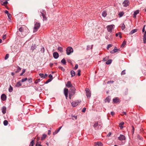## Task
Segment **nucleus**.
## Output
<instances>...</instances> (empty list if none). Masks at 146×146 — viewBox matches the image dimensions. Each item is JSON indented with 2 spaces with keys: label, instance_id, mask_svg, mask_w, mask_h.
Instances as JSON below:
<instances>
[{
  "label": "nucleus",
  "instance_id": "de8ad7c7",
  "mask_svg": "<svg viewBox=\"0 0 146 146\" xmlns=\"http://www.w3.org/2000/svg\"><path fill=\"white\" fill-rule=\"evenodd\" d=\"M78 75L79 76H80V72H81V70H78Z\"/></svg>",
  "mask_w": 146,
  "mask_h": 146
},
{
  "label": "nucleus",
  "instance_id": "e433bc0d",
  "mask_svg": "<svg viewBox=\"0 0 146 146\" xmlns=\"http://www.w3.org/2000/svg\"><path fill=\"white\" fill-rule=\"evenodd\" d=\"M58 50L61 52H62L63 51V49L61 47H58Z\"/></svg>",
  "mask_w": 146,
  "mask_h": 146
},
{
  "label": "nucleus",
  "instance_id": "338daca9",
  "mask_svg": "<svg viewBox=\"0 0 146 146\" xmlns=\"http://www.w3.org/2000/svg\"><path fill=\"white\" fill-rule=\"evenodd\" d=\"M124 114L126 115V112H122V114H121V115H123Z\"/></svg>",
  "mask_w": 146,
  "mask_h": 146
},
{
  "label": "nucleus",
  "instance_id": "6ab92c4d",
  "mask_svg": "<svg viewBox=\"0 0 146 146\" xmlns=\"http://www.w3.org/2000/svg\"><path fill=\"white\" fill-rule=\"evenodd\" d=\"M22 84L21 82L20 81H19V82H18L16 85H15V86L17 87H19L20 86H21Z\"/></svg>",
  "mask_w": 146,
  "mask_h": 146
},
{
  "label": "nucleus",
  "instance_id": "6e6552de",
  "mask_svg": "<svg viewBox=\"0 0 146 146\" xmlns=\"http://www.w3.org/2000/svg\"><path fill=\"white\" fill-rule=\"evenodd\" d=\"M129 2L128 0H125L123 3V6L125 7L129 5Z\"/></svg>",
  "mask_w": 146,
  "mask_h": 146
},
{
  "label": "nucleus",
  "instance_id": "774afa93",
  "mask_svg": "<svg viewBox=\"0 0 146 146\" xmlns=\"http://www.w3.org/2000/svg\"><path fill=\"white\" fill-rule=\"evenodd\" d=\"M111 134V133L110 132L107 135V136L108 137H109Z\"/></svg>",
  "mask_w": 146,
  "mask_h": 146
},
{
  "label": "nucleus",
  "instance_id": "b1692460",
  "mask_svg": "<svg viewBox=\"0 0 146 146\" xmlns=\"http://www.w3.org/2000/svg\"><path fill=\"white\" fill-rule=\"evenodd\" d=\"M113 102L115 103H117L118 102H119V99L116 98L115 99H113Z\"/></svg>",
  "mask_w": 146,
  "mask_h": 146
},
{
  "label": "nucleus",
  "instance_id": "f704fd0d",
  "mask_svg": "<svg viewBox=\"0 0 146 146\" xmlns=\"http://www.w3.org/2000/svg\"><path fill=\"white\" fill-rule=\"evenodd\" d=\"M36 48V46L35 45H32L31 47V49L33 51Z\"/></svg>",
  "mask_w": 146,
  "mask_h": 146
},
{
  "label": "nucleus",
  "instance_id": "c03bdc74",
  "mask_svg": "<svg viewBox=\"0 0 146 146\" xmlns=\"http://www.w3.org/2000/svg\"><path fill=\"white\" fill-rule=\"evenodd\" d=\"M126 44V42L125 41H124L121 45V46H124Z\"/></svg>",
  "mask_w": 146,
  "mask_h": 146
},
{
  "label": "nucleus",
  "instance_id": "dca6fc26",
  "mask_svg": "<svg viewBox=\"0 0 146 146\" xmlns=\"http://www.w3.org/2000/svg\"><path fill=\"white\" fill-rule=\"evenodd\" d=\"M143 41L144 43L146 42V31L145 32V33L143 36Z\"/></svg>",
  "mask_w": 146,
  "mask_h": 146
},
{
  "label": "nucleus",
  "instance_id": "f8f14e48",
  "mask_svg": "<svg viewBox=\"0 0 146 146\" xmlns=\"http://www.w3.org/2000/svg\"><path fill=\"white\" fill-rule=\"evenodd\" d=\"M66 86L68 88L73 87L70 81H68L67 84H66Z\"/></svg>",
  "mask_w": 146,
  "mask_h": 146
},
{
  "label": "nucleus",
  "instance_id": "2f4dec72",
  "mask_svg": "<svg viewBox=\"0 0 146 146\" xmlns=\"http://www.w3.org/2000/svg\"><path fill=\"white\" fill-rule=\"evenodd\" d=\"M41 142H37L35 146H42V145H40Z\"/></svg>",
  "mask_w": 146,
  "mask_h": 146
},
{
  "label": "nucleus",
  "instance_id": "4be33fe9",
  "mask_svg": "<svg viewBox=\"0 0 146 146\" xmlns=\"http://www.w3.org/2000/svg\"><path fill=\"white\" fill-rule=\"evenodd\" d=\"M96 146H103V144L100 142H98L96 143Z\"/></svg>",
  "mask_w": 146,
  "mask_h": 146
},
{
  "label": "nucleus",
  "instance_id": "79ce46f5",
  "mask_svg": "<svg viewBox=\"0 0 146 146\" xmlns=\"http://www.w3.org/2000/svg\"><path fill=\"white\" fill-rule=\"evenodd\" d=\"M27 78H24L22 79L21 80V82H25V81L27 80Z\"/></svg>",
  "mask_w": 146,
  "mask_h": 146
},
{
  "label": "nucleus",
  "instance_id": "2eb2a0df",
  "mask_svg": "<svg viewBox=\"0 0 146 146\" xmlns=\"http://www.w3.org/2000/svg\"><path fill=\"white\" fill-rule=\"evenodd\" d=\"M1 99L3 101L6 100V95L4 94H3L1 95Z\"/></svg>",
  "mask_w": 146,
  "mask_h": 146
},
{
  "label": "nucleus",
  "instance_id": "4468645a",
  "mask_svg": "<svg viewBox=\"0 0 146 146\" xmlns=\"http://www.w3.org/2000/svg\"><path fill=\"white\" fill-rule=\"evenodd\" d=\"M24 29L27 30H28V28L25 27L24 28H23V27H21L19 29V30L21 32H23Z\"/></svg>",
  "mask_w": 146,
  "mask_h": 146
},
{
  "label": "nucleus",
  "instance_id": "680f3d73",
  "mask_svg": "<svg viewBox=\"0 0 146 146\" xmlns=\"http://www.w3.org/2000/svg\"><path fill=\"white\" fill-rule=\"evenodd\" d=\"M10 15H11V14L9 13V14H7V16L8 17V18L11 20V19Z\"/></svg>",
  "mask_w": 146,
  "mask_h": 146
},
{
  "label": "nucleus",
  "instance_id": "1a4fd4ad",
  "mask_svg": "<svg viewBox=\"0 0 146 146\" xmlns=\"http://www.w3.org/2000/svg\"><path fill=\"white\" fill-rule=\"evenodd\" d=\"M68 90L67 88H64V94L65 96L66 99L68 96Z\"/></svg>",
  "mask_w": 146,
  "mask_h": 146
},
{
  "label": "nucleus",
  "instance_id": "9b49d317",
  "mask_svg": "<svg viewBox=\"0 0 146 146\" xmlns=\"http://www.w3.org/2000/svg\"><path fill=\"white\" fill-rule=\"evenodd\" d=\"M53 56L54 58L55 59L59 57V54L57 52H54L53 53Z\"/></svg>",
  "mask_w": 146,
  "mask_h": 146
},
{
  "label": "nucleus",
  "instance_id": "a878e982",
  "mask_svg": "<svg viewBox=\"0 0 146 146\" xmlns=\"http://www.w3.org/2000/svg\"><path fill=\"white\" fill-rule=\"evenodd\" d=\"M105 102L109 103L110 101V99L109 98H107L105 100Z\"/></svg>",
  "mask_w": 146,
  "mask_h": 146
},
{
  "label": "nucleus",
  "instance_id": "8fccbe9b",
  "mask_svg": "<svg viewBox=\"0 0 146 146\" xmlns=\"http://www.w3.org/2000/svg\"><path fill=\"white\" fill-rule=\"evenodd\" d=\"M39 75L41 78H44V74L42 73H40L39 74Z\"/></svg>",
  "mask_w": 146,
  "mask_h": 146
},
{
  "label": "nucleus",
  "instance_id": "49530a36",
  "mask_svg": "<svg viewBox=\"0 0 146 146\" xmlns=\"http://www.w3.org/2000/svg\"><path fill=\"white\" fill-rule=\"evenodd\" d=\"M8 3L7 1H6L4 2L3 4H2V5H7Z\"/></svg>",
  "mask_w": 146,
  "mask_h": 146
},
{
  "label": "nucleus",
  "instance_id": "603ef678",
  "mask_svg": "<svg viewBox=\"0 0 146 146\" xmlns=\"http://www.w3.org/2000/svg\"><path fill=\"white\" fill-rule=\"evenodd\" d=\"M125 74V70H124L121 73V75H124Z\"/></svg>",
  "mask_w": 146,
  "mask_h": 146
},
{
  "label": "nucleus",
  "instance_id": "ea45409f",
  "mask_svg": "<svg viewBox=\"0 0 146 146\" xmlns=\"http://www.w3.org/2000/svg\"><path fill=\"white\" fill-rule=\"evenodd\" d=\"M52 80V78L49 79L45 82V84H47L50 82Z\"/></svg>",
  "mask_w": 146,
  "mask_h": 146
},
{
  "label": "nucleus",
  "instance_id": "c85d7f7f",
  "mask_svg": "<svg viewBox=\"0 0 146 146\" xmlns=\"http://www.w3.org/2000/svg\"><path fill=\"white\" fill-rule=\"evenodd\" d=\"M13 90V88L11 85L10 86L9 88V92H11Z\"/></svg>",
  "mask_w": 146,
  "mask_h": 146
},
{
  "label": "nucleus",
  "instance_id": "0e129e2a",
  "mask_svg": "<svg viewBox=\"0 0 146 146\" xmlns=\"http://www.w3.org/2000/svg\"><path fill=\"white\" fill-rule=\"evenodd\" d=\"M48 77L49 78H52V75L51 74H50L48 76Z\"/></svg>",
  "mask_w": 146,
  "mask_h": 146
},
{
  "label": "nucleus",
  "instance_id": "7ed1b4c3",
  "mask_svg": "<svg viewBox=\"0 0 146 146\" xmlns=\"http://www.w3.org/2000/svg\"><path fill=\"white\" fill-rule=\"evenodd\" d=\"M66 52L67 55H69L70 53L72 52L73 51V48L71 47H68L66 48Z\"/></svg>",
  "mask_w": 146,
  "mask_h": 146
},
{
  "label": "nucleus",
  "instance_id": "473e14b6",
  "mask_svg": "<svg viewBox=\"0 0 146 146\" xmlns=\"http://www.w3.org/2000/svg\"><path fill=\"white\" fill-rule=\"evenodd\" d=\"M3 123L5 125H7L8 124V121L6 120H5L3 122Z\"/></svg>",
  "mask_w": 146,
  "mask_h": 146
},
{
  "label": "nucleus",
  "instance_id": "a18cd8bd",
  "mask_svg": "<svg viewBox=\"0 0 146 146\" xmlns=\"http://www.w3.org/2000/svg\"><path fill=\"white\" fill-rule=\"evenodd\" d=\"M25 69H23V71L20 74V76H22L23 74L25 72Z\"/></svg>",
  "mask_w": 146,
  "mask_h": 146
},
{
  "label": "nucleus",
  "instance_id": "e2e57ef3",
  "mask_svg": "<svg viewBox=\"0 0 146 146\" xmlns=\"http://www.w3.org/2000/svg\"><path fill=\"white\" fill-rule=\"evenodd\" d=\"M145 25H144L143 26V29H142V32H144L145 31Z\"/></svg>",
  "mask_w": 146,
  "mask_h": 146
},
{
  "label": "nucleus",
  "instance_id": "a211bd4d",
  "mask_svg": "<svg viewBox=\"0 0 146 146\" xmlns=\"http://www.w3.org/2000/svg\"><path fill=\"white\" fill-rule=\"evenodd\" d=\"M139 13V10H137L135 11L133 14V17L135 18L136 17V15Z\"/></svg>",
  "mask_w": 146,
  "mask_h": 146
},
{
  "label": "nucleus",
  "instance_id": "412c9836",
  "mask_svg": "<svg viewBox=\"0 0 146 146\" xmlns=\"http://www.w3.org/2000/svg\"><path fill=\"white\" fill-rule=\"evenodd\" d=\"M107 15V13L106 11H104L102 14V16L104 17H106Z\"/></svg>",
  "mask_w": 146,
  "mask_h": 146
},
{
  "label": "nucleus",
  "instance_id": "c9c22d12",
  "mask_svg": "<svg viewBox=\"0 0 146 146\" xmlns=\"http://www.w3.org/2000/svg\"><path fill=\"white\" fill-rule=\"evenodd\" d=\"M121 29L122 30L124 29L125 28V26L124 23L122 24L121 26Z\"/></svg>",
  "mask_w": 146,
  "mask_h": 146
},
{
  "label": "nucleus",
  "instance_id": "cd10ccee",
  "mask_svg": "<svg viewBox=\"0 0 146 146\" xmlns=\"http://www.w3.org/2000/svg\"><path fill=\"white\" fill-rule=\"evenodd\" d=\"M111 62L112 60H109L106 62V63L107 64H109L111 63Z\"/></svg>",
  "mask_w": 146,
  "mask_h": 146
},
{
  "label": "nucleus",
  "instance_id": "58836bf2",
  "mask_svg": "<svg viewBox=\"0 0 146 146\" xmlns=\"http://www.w3.org/2000/svg\"><path fill=\"white\" fill-rule=\"evenodd\" d=\"M40 79H37L35 82V83L37 84L38 82H40Z\"/></svg>",
  "mask_w": 146,
  "mask_h": 146
},
{
  "label": "nucleus",
  "instance_id": "4c0bfd02",
  "mask_svg": "<svg viewBox=\"0 0 146 146\" xmlns=\"http://www.w3.org/2000/svg\"><path fill=\"white\" fill-rule=\"evenodd\" d=\"M124 124V122H121L119 124V127L121 128V129L123 127H122V125H123Z\"/></svg>",
  "mask_w": 146,
  "mask_h": 146
},
{
  "label": "nucleus",
  "instance_id": "3c124183",
  "mask_svg": "<svg viewBox=\"0 0 146 146\" xmlns=\"http://www.w3.org/2000/svg\"><path fill=\"white\" fill-rule=\"evenodd\" d=\"M6 35H3V36L2 38L3 40H5L6 39Z\"/></svg>",
  "mask_w": 146,
  "mask_h": 146
},
{
  "label": "nucleus",
  "instance_id": "6e6d98bb",
  "mask_svg": "<svg viewBox=\"0 0 146 146\" xmlns=\"http://www.w3.org/2000/svg\"><path fill=\"white\" fill-rule=\"evenodd\" d=\"M58 132L57 130H56L54 132H53V135H54L56 134Z\"/></svg>",
  "mask_w": 146,
  "mask_h": 146
},
{
  "label": "nucleus",
  "instance_id": "5701e85b",
  "mask_svg": "<svg viewBox=\"0 0 146 146\" xmlns=\"http://www.w3.org/2000/svg\"><path fill=\"white\" fill-rule=\"evenodd\" d=\"M70 73L72 77L74 76L75 75V72L73 70L71 71Z\"/></svg>",
  "mask_w": 146,
  "mask_h": 146
},
{
  "label": "nucleus",
  "instance_id": "69168bd1",
  "mask_svg": "<svg viewBox=\"0 0 146 146\" xmlns=\"http://www.w3.org/2000/svg\"><path fill=\"white\" fill-rule=\"evenodd\" d=\"M72 96V94H69V97L70 99H71V98Z\"/></svg>",
  "mask_w": 146,
  "mask_h": 146
},
{
  "label": "nucleus",
  "instance_id": "4d7b16f0",
  "mask_svg": "<svg viewBox=\"0 0 146 146\" xmlns=\"http://www.w3.org/2000/svg\"><path fill=\"white\" fill-rule=\"evenodd\" d=\"M78 64H76L75 65V67L74 68V69L75 70H76V69H77L78 68Z\"/></svg>",
  "mask_w": 146,
  "mask_h": 146
},
{
  "label": "nucleus",
  "instance_id": "a19ab883",
  "mask_svg": "<svg viewBox=\"0 0 146 146\" xmlns=\"http://www.w3.org/2000/svg\"><path fill=\"white\" fill-rule=\"evenodd\" d=\"M98 125V122H96L93 125L94 127H97Z\"/></svg>",
  "mask_w": 146,
  "mask_h": 146
},
{
  "label": "nucleus",
  "instance_id": "f03ea898",
  "mask_svg": "<svg viewBox=\"0 0 146 146\" xmlns=\"http://www.w3.org/2000/svg\"><path fill=\"white\" fill-rule=\"evenodd\" d=\"M40 13H41L40 16L42 15V16L43 20L44 21L46 20H47V18L45 17V15L46 14L45 11L42 10H40Z\"/></svg>",
  "mask_w": 146,
  "mask_h": 146
},
{
  "label": "nucleus",
  "instance_id": "423d86ee",
  "mask_svg": "<svg viewBox=\"0 0 146 146\" xmlns=\"http://www.w3.org/2000/svg\"><path fill=\"white\" fill-rule=\"evenodd\" d=\"M76 89L74 87H72L70 89V92L69 94H72V95L74 94L75 92Z\"/></svg>",
  "mask_w": 146,
  "mask_h": 146
},
{
  "label": "nucleus",
  "instance_id": "13d9d810",
  "mask_svg": "<svg viewBox=\"0 0 146 146\" xmlns=\"http://www.w3.org/2000/svg\"><path fill=\"white\" fill-rule=\"evenodd\" d=\"M29 83H31L32 82V79L31 78H30L28 80Z\"/></svg>",
  "mask_w": 146,
  "mask_h": 146
},
{
  "label": "nucleus",
  "instance_id": "20e7f679",
  "mask_svg": "<svg viewBox=\"0 0 146 146\" xmlns=\"http://www.w3.org/2000/svg\"><path fill=\"white\" fill-rule=\"evenodd\" d=\"M86 92V95L88 98H90L91 96V92L88 88H86L85 90Z\"/></svg>",
  "mask_w": 146,
  "mask_h": 146
},
{
  "label": "nucleus",
  "instance_id": "393cba45",
  "mask_svg": "<svg viewBox=\"0 0 146 146\" xmlns=\"http://www.w3.org/2000/svg\"><path fill=\"white\" fill-rule=\"evenodd\" d=\"M124 14V13L123 12H120L118 14L119 17H122Z\"/></svg>",
  "mask_w": 146,
  "mask_h": 146
},
{
  "label": "nucleus",
  "instance_id": "c756f323",
  "mask_svg": "<svg viewBox=\"0 0 146 146\" xmlns=\"http://www.w3.org/2000/svg\"><path fill=\"white\" fill-rule=\"evenodd\" d=\"M34 144V140H32L31 141L29 146H33Z\"/></svg>",
  "mask_w": 146,
  "mask_h": 146
},
{
  "label": "nucleus",
  "instance_id": "0eeeda50",
  "mask_svg": "<svg viewBox=\"0 0 146 146\" xmlns=\"http://www.w3.org/2000/svg\"><path fill=\"white\" fill-rule=\"evenodd\" d=\"M80 102V101H79V100H77L76 101H73L71 103L73 107H76Z\"/></svg>",
  "mask_w": 146,
  "mask_h": 146
},
{
  "label": "nucleus",
  "instance_id": "39448f33",
  "mask_svg": "<svg viewBox=\"0 0 146 146\" xmlns=\"http://www.w3.org/2000/svg\"><path fill=\"white\" fill-rule=\"evenodd\" d=\"M114 25H110L107 26L106 27V28L107 29L108 31L111 33L112 32V29L114 28Z\"/></svg>",
  "mask_w": 146,
  "mask_h": 146
},
{
  "label": "nucleus",
  "instance_id": "7c9ffc66",
  "mask_svg": "<svg viewBox=\"0 0 146 146\" xmlns=\"http://www.w3.org/2000/svg\"><path fill=\"white\" fill-rule=\"evenodd\" d=\"M61 62L64 64H66V60L64 59H63L61 60Z\"/></svg>",
  "mask_w": 146,
  "mask_h": 146
},
{
  "label": "nucleus",
  "instance_id": "bf43d9fd",
  "mask_svg": "<svg viewBox=\"0 0 146 146\" xmlns=\"http://www.w3.org/2000/svg\"><path fill=\"white\" fill-rule=\"evenodd\" d=\"M86 108H84L82 110V112H85L86 111Z\"/></svg>",
  "mask_w": 146,
  "mask_h": 146
},
{
  "label": "nucleus",
  "instance_id": "9d476101",
  "mask_svg": "<svg viewBox=\"0 0 146 146\" xmlns=\"http://www.w3.org/2000/svg\"><path fill=\"white\" fill-rule=\"evenodd\" d=\"M118 139L120 141H123L125 139V137L122 135H120L118 137Z\"/></svg>",
  "mask_w": 146,
  "mask_h": 146
},
{
  "label": "nucleus",
  "instance_id": "f257e3e1",
  "mask_svg": "<svg viewBox=\"0 0 146 146\" xmlns=\"http://www.w3.org/2000/svg\"><path fill=\"white\" fill-rule=\"evenodd\" d=\"M40 26V24L39 23L36 22L35 24L33 32L35 33L36 32Z\"/></svg>",
  "mask_w": 146,
  "mask_h": 146
},
{
  "label": "nucleus",
  "instance_id": "aec40b11",
  "mask_svg": "<svg viewBox=\"0 0 146 146\" xmlns=\"http://www.w3.org/2000/svg\"><path fill=\"white\" fill-rule=\"evenodd\" d=\"M137 29H134L133 30H132L131 31V32L129 34L130 35H132V34H133V33H135L136 32H137Z\"/></svg>",
  "mask_w": 146,
  "mask_h": 146
},
{
  "label": "nucleus",
  "instance_id": "ddd939ff",
  "mask_svg": "<svg viewBox=\"0 0 146 146\" xmlns=\"http://www.w3.org/2000/svg\"><path fill=\"white\" fill-rule=\"evenodd\" d=\"M119 50V49H117V47H115L114 49L110 51V52L111 53H114L115 52H116Z\"/></svg>",
  "mask_w": 146,
  "mask_h": 146
},
{
  "label": "nucleus",
  "instance_id": "72a5a7b5",
  "mask_svg": "<svg viewBox=\"0 0 146 146\" xmlns=\"http://www.w3.org/2000/svg\"><path fill=\"white\" fill-rule=\"evenodd\" d=\"M21 70V68L19 66H18V68L17 69V70L15 71V72L16 73H17L19 71H20Z\"/></svg>",
  "mask_w": 146,
  "mask_h": 146
},
{
  "label": "nucleus",
  "instance_id": "5fc2aeb1",
  "mask_svg": "<svg viewBox=\"0 0 146 146\" xmlns=\"http://www.w3.org/2000/svg\"><path fill=\"white\" fill-rule=\"evenodd\" d=\"M111 46H112V45L110 44H108V46L107 47V49H109V48H110V47H111Z\"/></svg>",
  "mask_w": 146,
  "mask_h": 146
},
{
  "label": "nucleus",
  "instance_id": "37998d69",
  "mask_svg": "<svg viewBox=\"0 0 146 146\" xmlns=\"http://www.w3.org/2000/svg\"><path fill=\"white\" fill-rule=\"evenodd\" d=\"M108 59V57H106L103 58V61H107Z\"/></svg>",
  "mask_w": 146,
  "mask_h": 146
},
{
  "label": "nucleus",
  "instance_id": "864d4df0",
  "mask_svg": "<svg viewBox=\"0 0 146 146\" xmlns=\"http://www.w3.org/2000/svg\"><path fill=\"white\" fill-rule=\"evenodd\" d=\"M59 68L60 69H61L62 71H64V69L63 67L60 66L59 67Z\"/></svg>",
  "mask_w": 146,
  "mask_h": 146
},
{
  "label": "nucleus",
  "instance_id": "052dcab7",
  "mask_svg": "<svg viewBox=\"0 0 146 146\" xmlns=\"http://www.w3.org/2000/svg\"><path fill=\"white\" fill-rule=\"evenodd\" d=\"M113 82H114L113 81H109L107 82V84L113 83Z\"/></svg>",
  "mask_w": 146,
  "mask_h": 146
},
{
  "label": "nucleus",
  "instance_id": "f3484780",
  "mask_svg": "<svg viewBox=\"0 0 146 146\" xmlns=\"http://www.w3.org/2000/svg\"><path fill=\"white\" fill-rule=\"evenodd\" d=\"M6 109V108L5 106H3L2 108V111L3 114H5V113Z\"/></svg>",
  "mask_w": 146,
  "mask_h": 146
},
{
  "label": "nucleus",
  "instance_id": "bb28decb",
  "mask_svg": "<svg viewBox=\"0 0 146 146\" xmlns=\"http://www.w3.org/2000/svg\"><path fill=\"white\" fill-rule=\"evenodd\" d=\"M46 137V135L45 134H44L43 135L42 137L41 138L42 140L44 139Z\"/></svg>",
  "mask_w": 146,
  "mask_h": 146
},
{
  "label": "nucleus",
  "instance_id": "09e8293b",
  "mask_svg": "<svg viewBox=\"0 0 146 146\" xmlns=\"http://www.w3.org/2000/svg\"><path fill=\"white\" fill-rule=\"evenodd\" d=\"M9 55L8 54H6V56L5 57V59L7 60L9 57Z\"/></svg>",
  "mask_w": 146,
  "mask_h": 146
}]
</instances>
